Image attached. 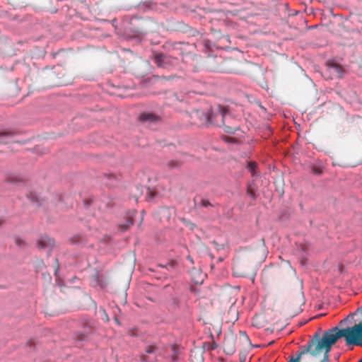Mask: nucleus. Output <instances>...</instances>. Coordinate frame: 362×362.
<instances>
[{
	"label": "nucleus",
	"instance_id": "29",
	"mask_svg": "<svg viewBox=\"0 0 362 362\" xmlns=\"http://www.w3.org/2000/svg\"><path fill=\"white\" fill-rule=\"evenodd\" d=\"M128 226H129V225H128V226H124V230H127V228H128Z\"/></svg>",
	"mask_w": 362,
	"mask_h": 362
},
{
	"label": "nucleus",
	"instance_id": "24",
	"mask_svg": "<svg viewBox=\"0 0 362 362\" xmlns=\"http://www.w3.org/2000/svg\"><path fill=\"white\" fill-rule=\"evenodd\" d=\"M240 334H243V335H244L245 337H247V334H246V333H245V332H240Z\"/></svg>",
	"mask_w": 362,
	"mask_h": 362
},
{
	"label": "nucleus",
	"instance_id": "1",
	"mask_svg": "<svg viewBox=\"0 0 362 362\" xmlns=\"http://www.w3.org/2000/svg\"><path fill=\"white\" fill-rule=\"evenodd\" d=\"M335 342L329 334L328 330L325 332L320 338L316 334L313 339L308 341L306 346L300 348L296 357H291L288 362H300L301 359L308 360V357L314 359L321 358L323 349L327 348V351L331 350V347Z\"/></svg>",
	"mask_w": 362,
	"mask_h": 362
},
{
	"label": "nucleus",
	"instance_id": "8",
	"mask_svg": "<svg viewBox=\"0 0 362 362\" xmlns=\"http://www.w3.org/2000/svg\"><path fill=\"white\" fill-rule=\"evenodd\" d=\"M191 276L196 284H201L204 281V274L199 270L193 269L191 271Z\"/></svg>",
	"mask_w": 362,
	"mask_h": 362
},
{
	"label": "nucleus",
	"instance_id": "31",
	"mask_svg": "<svg viewBox=\"0 0 362 362\" xmlns=\"http://www.w3.org/2000/svg\"><path fill=\"white\" fill-rule=\"evenodd\" d=\"M234 351V349H230V352L233 353Z\"/></svg>",
	"mask_w": 362,
	"mask_h": 362
},
{
	"label": "nucleus",
	"instance_id": "6",
	"mask_svg": "<svg viewBox=\"0 0 362 362\" xmlns=\"http://www.w3.org/2000/svg\"><path fill=\"white\" fill-rule=\"evenodd\" d=\"M139 118L141 121L149 124L156 123L160 120V117L153 113H143Z\"/></svg>",
	"mask_w": 362,
	"mask_h": 362
},
{
	"label": "nucleus",
	"instance_id": "30",
	"mask_svg": "<svg viewBox=\"0 0 362 362\" xmlns=\"http://www.w3.org/2000/svg\"><path fill=\"white\" fill-rule=\"evenodd\" d=\"M182 221H183L184 223L187 222V221H186V220H185V218H182Z\"/></svg>",
	"mask_w": 362,
	"mask_h": 362
},
{
	"label": "nucleus",
	"instance_id": "13",
	"mask_svg": "<svg viewBox=\"0 0 362 362\" xmlns=\"http://www.w3.org/2000/svg\"><path fill=\"white\" fill-rule=\"evenodd\" d=\"M154 192L150 188H148L146 192V199L148 201H151L154 198Z\"/></svg>",
	"mask_w": 362,
	"mask_h": 362
},
{
	"label": "nucleus",
	"instance_id": "9",
	"mask_svg": "<svg viewBox=\"0 0 362 362\" xmlns=\"http://www.w3.org/2000/svg\"><path fill=\"white\" fill-rule=\"evenodd\" d=\"M347 346H357L362 347V332L346 341Z\"/></svg>",
	"mask_w": 362,
	"mask_h": 362
},
{
	"label": "nucleus",
	"instance_id": "26",
	"mask_svg": "<svg viewBox=\"0 0 362 362\" xmlns=\"http://www.w3.org/2000/svg\"><path fill=\"white\" fill-rule=\"evenodd\" d=\"M84 338H85V336H84V335H83V336H81V337H79V339H80V340H83Z\"/></svg>",
	"mask_w": 362,
	"mask_h": 362
},
{
	"label": "nucleus",
	"instance_id": "10",
	"mask_svg": "<svg viewBox=\"0 0 362 362\" xmlns=\"http://www.w3.org/2000/svg\"><path fill=\"white\" fill-rule=\"evenodd\" d=\"M327 347H326L325 349H323L322 355H321V357H322V358L321 359V361L320 362H329V353L330 351H327Z\"/></svg>",
	"mask_w": 362,
	"mask_h": 362
},
{
	"label": "nucleus",
	"instance_id": "19",
	"mask_svg": "<svg viewBox=\"0 0 362 362\" xmlns=\"http://www.w3.org/2000/svg\"><path fill=\"white\" fill-rule=\"evenodd\" d=\"M115 321L116 322V323L117 325H120V322H119V320H118V318L117 317H115Z\"/></svg>",
	"mask_w": 362,
	"mask_h": 362
},
{
	"label": "nucleus",
	"instance_id": "20",
	"mask_svg": "<svg viewBox=\"0 0 362 362\" xmlns=\"http://www.w3.org/2000/svg\"><path fill=\"white\" fill-rule=\"evenodd\" d=\"M247 193L250 194V195L251 197H254V193L252 192H251L250 190H247Z\"/></svg>",
	"mask_w": 362,
	"mask_h": 362
},
{
	"label": "nucleus",
	"instance_id": "33",
	"mask_svg": "<svg viewBox=\"0 0 362 362\" xmlns=\"http://www.w3.org/2000/svg\"><path fill=\"white\" fill-rule=\"evenodd\" d=\"M358 362H360L359 361Z\"/></svg>",
	"mask_w": 362,
	"mask_h": 362
},
{
	"label": "nucleus",
	"instance_id": "22",
	"mask_svg": "<svg viewBox=\"0 0 362 362\" xmlns=\"http://www.w3.org/2000/svg\"><path fill=\"white\" fill-rule=\"evenodd\" d=\"M141 360L144 361H146V356L142 355L141 356Z\"/></svg>",
	"mask_w": 362,
	"mask_h": 362
},
{
	"label": "nucleus",
	"instance_id": "11",
	"mask_svg": "<svg viewBox=\"0 0 362 362\" xmlns=\"http://www.w3.org/2000/svg\"><path fill=\"white\" fill-rule=\"evenodd\" d=\"M256 167L257 163L255 162H249L247 164V169L250 170L252 176L255 175Z\"/></svg>",
	"mask_w": 362,
	"mask_h": 362
},
{
	"label": "nucleus",
	"instance_id": "23",
	"mask_svg": "<svg viewBox=\"0 0 362 362\" xmlns=\"http://www.w3.org/2000/svg\"><path fill=\"white\" fill-rule=\"evenodd\" d=\"M4 222V220H3L2 218H0V226H1V224Z\"/></svg>",
	"mask_w": 362,
	"mask_h": 362
},
{
	"label": "nucleus",
	"instance_id": "15",
	"mask_svg": "<svg viewBox=\"0 0 362 362\" xmlns=\"http://www.w3.org/2000/svg\"><path fill=\"white\" fill-rule=\"evenodd\" d=\"M195 114H196V116H197V117H199V119H200V124H201V125H204V124H202V122H203V119H204V114H208V112H199V111H197V112H195Z\"/></svg>",
	"mask_w": 362,
	"mask_h": 362
},
{
	"label": "nucleus",
	"instance_id": "32",
	"mask_svg": "<svg viewBox=\"0 0 362 362\" xmlns=\"http://www.w3.org/2000/svg\"><path fill=\"white\" fill-rule=\"evenodd\" d=\"M360 362H362V358L359 361Z\"/></svg>",
	"mask_w": 362,
	"mask_h": 362
},
{
	"label": "nucleus",
	"instance_id": "3",
	"mask_svg": "<svg viewBox=\"0 0 362 362\" xmlns=\"http://www.w3.org/2000/svg\"><path fill=\"white\" fill-rule=\"evenodd\" d=\"M153 60L157 66L168 69L177 64V59L160 52L153 53Z\"/></svg>",
	"mask_w": 362,
	"mask_h": 362
},
{
	"label": "nucleus",
	"instance_id": "28",
	"mask_svg": "<svg viewBox=\"0 0 362 362\" xmlns=\"http://www.w3.org/2000/svg\"><path fill=\"white\" fill-rule=\"evenodd\" d=\"M105 315H106V317H105L106 320L109 321V318H108L107 315L106 314H105Z\"/></svg>",
	"mask_w": 362,
	"mask_h": 362
},
{
	"label": "nucleus",
	"instance_id": "12",
	"mask_svg": "<svg viewBox=\"0 0 362 362\" xmlns=\"http://www.w3.org/2000/svg\"><path fill=\"white\" fill-rule=\"evenodd\" d=\"M182 163L177 160H170L168 162V165L170 168H177L181 166Z\"/></svg>",
	"mask_w": 362,
	"mask_h": 362
},
{
	"label": "nucleus",
	"instance_id": "7",
	"mask_svg": "<svg viewBox=\"0 0 362 362\" xmlns=\"http://www.w3.org/2000/svg\"><path fill=\"white\" fill-rule=\"evenodd\" d=\"M37 245L40 248L45 249L49 247L52 249L54 245V240L48 237H43L37 242Z\"/></svg>",
	"mask_w": 362,
	"mask_h": 362
},
{
	"label": "nucleus",
	"instance_id": "17",
	"mask_svg": "<svg viewBox=\"0 0 362 362\" xmlns=\"http://www.w3.org/2000/svg\"><path fill=\"white\" fill-rule=\"evenodd\" d=\"M154 351H155V347H154V346H148V347L146 349V353H148V354H151V353L154 352Z\"/></svg>",
	"mask_w": 362,
	"mask_h": 362
},
{
	"label": "nucleus",
	"instance_id": "16",
	"mask_svg": "<svg viewBox=\"0 0 362 362\" xmlns=\"http://www.w3.org/2000/svg\"><path fill=\"white\" fill-rule=\"evenodd\" d=\"M200 205L203 207H208L209 206H212V204L210 203V202L205 199H202Z\"/></svg>",
	"mask_w": 362,
	"mask_h": 362
},
{
	"label": "nucleus",
	"instance_id": "4",
	"mask_svg": "<svg viewBox=\"0 0 362 362\" xmlns=\"http://www.w3.org/2000/svg\"><path fill=\"white\" fill-rule=\"evenodd\" d=\"M327 71L332 78H341L343 74L342 67L334 62H328L327 64Z\"/></svg>",
	"mask_w": 362,
	"mask_h": 362
},
{
	"label": "nucleus",
	"instance_id": "2",
	"mask_svg": "<svg viewBox=\"0 0 362 362\" xmlns=\"http://www.w3.org/2000/svg\"><path fill=\"white\" fill-rule=\"evenodd\" d=\"M226 114L227 110L223 106L217 105L216 107H211L208 111V114L204 115L202 124L207 127L210 125H223L224 126L225 131L227 133L233 134L238 130V128H233L225 125L224 117Z\"/></svg>",
	"mask_w": 362,
	"mask_h": 362
},
{
	"label": "nucleus",
	"instance_id": "5",
	"mask_svg": "<svg viewBox=\"0 0 362 362\" xmlns=\"http://www.w3.org/2000/svg\"><path fill=\"white\" fill-rule=\"evenodd\" d=\"M16 132L11 129H4L0 131V143L6 144L13 141Z\"/></svg>",
	"mask_w": 362,
	"mask_h": 362
},
{
	"label": "nucleus",
	"instance_id": "27",
	"mask_svg": "<svg viewBox=\"0 0 362 362\" xmlns=\"http://www.w3.org/2000/svg\"><path fill=\"white\" fill-rule=\"evenodd\" d=\"M132 224H133L132 221H129V225H132Z\"/></svg>",
	"mask_w": 362,
	"mask_h": 362
},
{
	"label": "nucleus",
	"instance_id": "14",
	"mask_svg": "<svg viewBox=\"0 0 362 362\" xmlns=\"http://www.w3.org/2000/svg\"><path fill=\"white\" fill-rule=\"evenodd\" d=\"M312 172L315 174V175H321L322 173V170L321 168L320 167H317V166H315V165H313L312 167Z\"/></svg>",
	"mask_w": 362,
	"mask_h": 362
},
{
	"label": "nucleus",
	"instance_id": "21",
	"mask_svg": "<svg viewBox=\"0 0 362 362\" xmlns=\"http://www.w3.org/2000/svg\"><path fill=\"white\" fill-rule=\"evenodd\" d=\"M16 243H17V244H18V245H20V246H21V245H22V244L23 243V241H21V240H17V242H16Z\"/></svg>",
	"mask_w": 362,
	"mask_h": 362
},
{
	"label": "nucleus",
	"instance_id": "18",
	"mask_svg": "<svg viewBox=\"0 0 362 362\" xmlns=\"http://www.w3.org/2000/svg\"><path fill=\"white\" fill-rule=\"evenodd\" d=\"M187 259L192 263V264H194V260L192 259V257L190 256V255H188L187 257Z\"/></svg>",
	"mask_w": 362,
	"mask_h": 362
},
{
	"label": "nucleus",
	"instance_id": "25",
	"mask_svg": "<svg viewBox=\"0 0 362 362\" xmlns=\"http://www.w3.org/2000/svg\"><path fill=\"white\" fill-rule=\"evenodd\" d=\"M80 240V237H77V240H74V243L78 242Z\"/></svg>",
	"mask_w": 362,
	"mask_h": 362
}]
</instances>
